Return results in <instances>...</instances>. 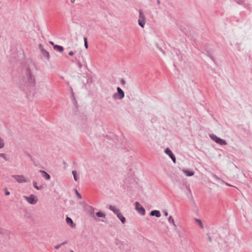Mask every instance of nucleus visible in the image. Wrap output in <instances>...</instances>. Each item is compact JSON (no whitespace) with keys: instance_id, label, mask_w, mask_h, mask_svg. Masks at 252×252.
I'll return each mask as SVG.
<instances>
[{"instance_id":"bb28decb","label":"nucleus","mask_w":252,"mask_h":252,"mask_svg":"<svg viewBox=\"0 0 252 252\" xmlns=\"http://www.w3.org/2000/svg\"><path fill=\"white\" fill-rule=\"evenodd\" d=\"M76 192L78 197L79 198H81V195L79 194V193L77 190H76Z\"/></svg>"},{"instance_id":"f3484780","label":"nucleus","mask_w":252,"mask_h":252,"mask_svg":"<svg viewBox=\"0 0 252 252\" xmlns=\"http://www.w3.org/2000/svg\"><path fill=\"white\" fill-rule=\"evenodd\" d=\"M212 139L214 140L215 142H216L217 143H218L219 140L220 139V138L217 137L215 135H213L211 136Z\"/></svg>"},{"instance_id":"6ab92c4d","label":"nucleus","mask_w":252,"mask_h":252,"mask_svg":"<svg viewBox=\"0 0 252 252\" xmlns=\"http://www.w3.org/2000/svg\"><path fill=\"white\" fill-rule=\"evenodd\" d=\"M33 185L34 188L37 190H39L41 189V187H39L38 186H37V184L36 182H33Z\"/></svg>"},{"instance_id":"393cba45","label":"nucleus","mask_w":252,"mask_h":252,"mask_svg":"<svg viewBox=\"0 0 252 252\" xmlns=\"http://www.w3.org/2000/svg\"><path fill=\"white\" fill-rule=\"evenodd\" d=\"M4 191L6 195H9L10 194V192L7 189H5Z\"/></svg>"},{"instance_id":"0eeeda50","label":"nucleus","mask_w":252,"mask_h":252,"mask_svg":"<svg viewBox=\"0 0 252 252\" xmlns=\"http://www.w3.org/2000/svg\"><path fill=\"white\" fill-rule=\"evenodd\" d=\"M118 94L120 95L119 99H122L124 97V93L123 90L119 87L117 88Z\"/></svg>"},{"instance_id":"5701e85b","label":"nucleus","mask_w":252,"mask_h":252,"mask_svg":"<svg viewBox=\"0 0 252 252\" xmlns=\"http://www.w3.org/2000/svg\"><path fill=\"white\" fill-rule=\"evenodd\" d=\"M84 46L86 49L88 48L87 38L86 37L84 38Z\"/></svg>"},{"instance_id":"a878e982","label":"nucleus","mask_w":252,"mask_h":252,"mask_svg":"<svg viewBox=\"0 0 252 252\" xmlns=\"http://www.w3.org/2000/svg\"><path fill=\"white\" fill-rule=\"evenodd\" d=\"M170 158L172 159V160L174 163L176 162V158L174 155L173 156H172Z\"/></svg>"},{"instance_id":"20e7f679","label":"nucleus","mask_w":252,"mask_h":252,"mask_svg":"<svg viewBox=\"0 0 252 252\" xmlns=\"http://www.w3.org/2000/svg\"><path fill=\"white\" fill-rule=\"evenodd\" d=\"M138 24L142 28H143L145 25V17L141 11H140L139 12Z\"/></svg>"},{"instance_id":"1a4fd4ad","label":"nucleus","mask_w":252,"mask_h":252,"mask_svg":"<svg viewBox=\"0 0 252 252\" xmlns=\"http://www.w3.org/2000/svg\"><path fill=\"white\" fill-rule=\"evenodd\" d=\"M150 215L151 216H155L158 218L160 217V213L159 211L158 210H154L151 212Z\"/></svg>"},{"instance_id":"f257e3e1","label":"nucleus","mask_w":252,"mask_h":252,"mask_svg":"<svg viewBox=\"0 0 252 252\" xmlns=\"http://www.w3.org/2000/svg\"><path fill=\"white\" fill-rule=\"evenodd\" d=\"M24 198L26 200L31 204H35L38 201V198L33 194H31L29 196H24Z\"/></svg>"},{"instance_id":"473e14b6","label":"nucleus","mask_w":252,"mask_h":252,"mask_svg":"<svg viewBox=\"0 0 252 252\" xmlns=\"http://www.w3.org/2000/svg\"><path fill=\"white\" fill-rule=\"evenodd\" d=\"M72 3H73L75 0H70Z\"/></svg>"},{"instance_id":"dca6fc26","label":"nucleus","mask_w":252,"mask_h":252,"mask_svg":"<svg viewBox=\"0 0 252 252\" xmlns=\"http://www.w3.org/2000/svg\"><path fill=\"white\" fill-rule=\"evenodd\" d=\"M168 221L169 222L172 223L174 226H176V224L174 222V220L171 216H169V217L168 218Z\"/></svg>"},{"instance_id":"7ed1b4c3","label":"nucleus","mask_w":252,"mask_h":252,"mask_svg":"<svg viewBox=\"0 0 252 252\" xmlns=\"http://www.w3.org/2000/svg\"><path fill=\"white\" fill-rule=\"evenodd\" d=\"M135 205V209L138 212V213L142 215H144L145 214V210L142 205H141L138 202H136Z\"/></svg>"},{"instance_id":"4468645a","label":"nucleus","mask_w":252,"mask_h":252,"mask_svg":"<svg viewBox=\"0 0 252 252\" xmlns=\"http://www.w3.org/2000/svg\"><path fill=\"white\" fill-rule=\"evenodd\" d=\"M165 153L167 154L170 158L173 156L171 151L168 148L166 149L164 151Z\"/></svg>"},{"instance_id":"9b49d317","label":"nucleus","mask_w":252,"mask_h":252,"mask_svg":"<svg viewBox=\"0 0 252 252\" xmlns=\"http://www.w3.org/2000/svg\"><path fill=\"white\" fill-rule=\"evenodd\" d=\"M54 49L58 50L60 52H62L63 51V48L58 45H54Z\"/></svg>"},{"instance_id":"cd10ccee","label":"nucleus","mask_w":252,"mask_h":252,"mask_svg":"<svg viewBox=\"0 0 252 252\" xmlns=\"http://www.w3.org/2000/svg\"><path fill=\"white\" fill-rule=\"evenodd\" d=\"M39 47L42 52V50H44L43 47V46L41 44H39Z\"/></svg>"},{"instance_id":"2f4dec72","label":"nucleus","mask_w":252,"mask_h":252,"mask_svg":"<svg viewBox=\"0 0 252 252\" xmlns=\"http://www.w3.org/2000/svg\"><path fill=\"white\" fill-rule=\"evenodd\" d=\"M164 215H165V216H167L168 215V213H167V211L165 212Z\"/></svg>"},{"instance_id":"412c9836","label":"nucleus","mask_w":252,"mask_h":252,"mask_svg":"<svg viewBox=\"0 0 252 252\" xmlns=\"http://www.w3.org/2000/svg\"><path fill=\"white\" fill-rule=\"evenodd\" d=\"M66 243V242H63V243H62L60 244H59L58 245H56L55 246V249H56V250H58L59 249L62 245H63L64 244H65Z\"/></svg>"},{"instance_id":"aec40b11","label":"nucleus","mask_w":252,"mask_h":252,"mask_svg":"<svg viewBox=\"0 0 252 252\" xmlns=\"http://www.w3.org/2000/svg\"><path fill=\"white\" fill-rule=\"evenodd\" d=\"M218 143L220 144V145H226V142L224 140H223V139H221L220 138L219 140Z\"/></svg>"},{"instance_id":"2eb2a0df","label":"nucleus","mask_w":252,"mask_h":252,"mask_svg":"<svg viewBox=\"0 0 252 252\" xmlns=\"http://www.w3.org/2000/svg\"><path fill=\"white\" fill-rule=\"evenodd\" d=\"M96 215L97 216V217L100 218H104L105 217V215L104 214V213L100 212H97L96 213Z\"/></svg>"},{"instance_id":"7c9ffc66","label":"nucleus","mask_w":252,"mask_h":252,"mask_svg":"<svg viewBox=\"0 0 252 252\" xmlns=\"http://www.w3.org/2000/svg\"><path fill=\"white\" fill-rule=\"evenodd\" d=\"M49 43H50L52 45H53V46H54V45H55L54 44V42H52V41H50V42H49Z\"/></svg>"},{"instance_id":"9d476101","label":"nucleus","mask_w":252,"mask_h":252,"mask_svg":"<svg viewBox=\"0 0 252 252\" xmlns=\"http://www.w3.org/2000/svg\"><path fill=\"white\" fill-rule=\"evenodd\" d=\"M109 209L111 211H112L115 214H118L119 213V210L114 206L110 205L109 206Z\"/></svg>"},{"instance_id":"f03ea898","label":"nucleus","mask_w":252,"mask_h":252,"mask_svg":"<svg viewBox=\"0 0 252 252\" xmlns=\"http://www.w3.org/2000/svg\"><path fill=\"white\" fill-rule=\"evenodd\" d=\"M12 177L19 183H23L28 182V179L23 175H12Z\"/></svg>"},{"instance_id":"a211bd4d","label":"nucleus","mask_w":252,"mask_h":252,"mask_svg":"<svg viewBox=\"0 0 252 252\" xmlns=\"http://www.w3.org/2000/svg\"><path fill=\"white\" fill-rule=\"evenodd\" d=\"M72 174L73 175L74 180L75 181H77L78 179V177L77 175L76 172L75 171H72Z\"/></svg>"},{"instance_id":"4be33fe9","label":"nucleus","mask_w":252,"mask_h":252,"mask_svg":"<svg viewBox=\"0 0 252 252\" xmlns=\"http://www.w3.org/2000/svg\"><path fill=\"white\" fill-rule=\"evenodd\" d=\"M42 53L45 55L46 56V57H47L48 58L49 57V53L46 51L45 50H42Z\"/></svg>"},{"instance_id":"ddd939ff","label":"nucleus","mask_w":252,"mask_h":252,"mask_svg":"<svg viewBox=\"0 0 252 252\" xmlns=\"http://www.w3.org/2000/svg\"><path fill=\"white\" fill-rule=\"evenodd\" d=\"M5 146V142L3 139L0 137V149H2Z\"/></svg>"},{"instance_id":"6e6552de","label":"nucleus","mask_w":252,"mask_h":252,"mask_svg":"<svg viewBox=\"0 0 252 252\" xmlns=\"http://www.w3.org/2000/svg\"><path fill=\"white\" fill-rule=\"evenodd\" d=\"M182 171L187 176H191L194 174V172L191 170L183 169Z\"/></svg>"},{"instance_id":"c756f323","label":"nucleus","mask_w":252,"mask_h":252,"mask_svg":"<svg viewBox=\"0 0 252 252\" xmlns=\"http://www.w3.org/2000/svg\"><path fill=\"white\" fill-rule=\"evenodd\" d=\"M208 240L209 242H211L212 239L210 236H208Z\"/></svg>"},{"instance_id":"72a5a7b5","label":"nucleus","mask_w":252,"mask_h":252,"mask_svg":"<svg viewBox=\"0 0 252 252\" xmlns=\"http://www.w3.org/2000/svg\"><path fill=\"white\" fill-rule=\"evenodd\" d=\"M70 252H74V251H70Z\"/></svg>"},{"instance_id":"c85d7f7f","label":"nucleus","mask_w":252,"mask_h":252,"mask_svg":"<svg viewBox=\"0 0 252 252\" xmlns=\"http://www.w3.org/2000/svg\"><path fill=\"white\" fill-rule=\"evenodd\" d=\"M69 55L71 56H72L74 55V53L73 51H71L69 52Z\"/></svg>"},{"instance_id":"39448f33","label":"nucleus","mask_w":252,"mask_h":252,"mask_svg":"<svg viewBox=\"0 0 252 252\" xmlns=\"http://www.w3.org/2000/svg\"><path fill=\"white\" fill-rule=\"evenodd\" d=\"M66 222L67 224L72 228H74L75 227V224L73 222L72 220L68 217H67L66 218Z\"/></svg>"},{"instance_id":"f8f14e48","label":"nucleus","mask_w":252,"mask_h":252,"mask_svg":"<svg viewBox=\"0 0 252 252\" xmlns=\"http://www.w3.org/2000/svg\"><path fill=\"white\" fill-rule=\"evenodd\" d=\"M117 217L119 218V219L121 220L123 223H124L126 221L125 218L121 214L118 213L117 214Z\"/></svg>"},{"instance_id":"423d86ee","label":"nucleus","mask_w":252,"mask_h":252,"mask_svg":"<svg viewBox=\"0 0 252 252\" xmlns=\"http://www.w3.org/2000/svg\"><path fill=\"white\" fill-rule=\"evenodd\" d=\"M39 172L42 173V177L46 180H49L50 179V176L46 172L43 170H39Z\"/></svg>"},{"instance_id":"b1692460","label":"nucleus","mask_w":252,"mask_h":252,"mask_svg":"<svg viewBox=\"0 0 252 252\" xmlns=\"http://www.w3.org/2000/svg\"><path fill=\"white\" fill-rule=\"evenodd\" d=\"M0 157L4 158V159H6V156L4 153H0Z\"/></svg>"}]
</instances>
